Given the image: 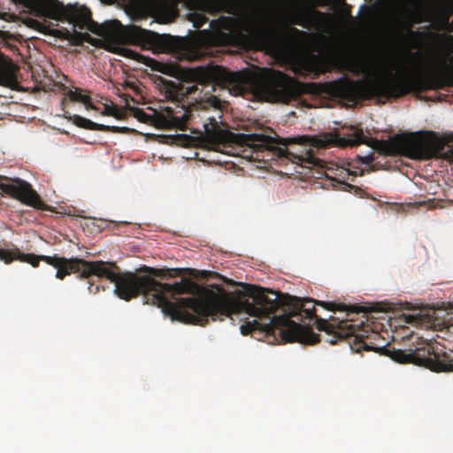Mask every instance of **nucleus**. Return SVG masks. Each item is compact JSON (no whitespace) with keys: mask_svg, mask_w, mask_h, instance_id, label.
Wrapping results in <instances>:
<instances>
[{"mask_svg":"<svg viewBox=\"0 0 453 453\" xmlns=\"http://www.w3.org/2000/svg\"><path fill=\"white\" fill-rule=\"evenodd\" d=\"M242 289L229 292L219 288L217 319L223 320L233 314L245 312L258 319L247 321L240 326L243 335L256 334L265 336L279 334L285 342H301L305 344H316L319 342V335L312 331L311 326L301 325L291 319L293 317H300V320L307 319L310 321L315 319V324L319 331H325L336 335H347L351 327L348 320H336L331 317V321L321 319L316 315L315 305L321 306L330 311H352L358 312L359 307L348 306L345 303L334 302L314 301L311 298H299L284 295L280 292L266 291L250 284L241 283Z\"/></svg>","mask_w":453,"mask_h":453,"instance_id":"obj_1","label":"nucleus"},{"mask_svg":"<svg viewBox=\"0 0 453 453\" xmlns=\"http://www.w3.org/2000/svg\"><path fill=\"white\" fill-rule=\"evenodd\" d=\"M194 85L185 86L173 81L162 80L161 93L172 105L164 108V112L155 115V123L163 127H175L185 130L188 121L194 117V111L187 105V98L203 99L204 88H210L205 94L215 91L218 86L226 88L233 96H241L250 90L273 99L289 103L304 92L306 84L298 81L284 73L267 69L261 76L253 77L250 73L230 72L220 65H207L194 68L190 72Z\"/></svg>","mask_w":453,"mask_h":453,"instance_id":"obj_2","label":"nucleus"},{"mask_svg":"<svg viewBox=\"0 0 453 453\" xmlns=\"http://www.w3.org/2000/svg\"><path fill=\"white\" fill-rule=\"evenodd\" d=\"M114 293L120 299L130 301L142 294L147 303L161 308L172 320L184 324L204 326L209 318L217 320L219 287L206 289L189 278H182L173 284L162 283L150 276L131 272L118 271Z\"/></svg>","mask_w":453,"mask_h":453,"instance_id":"obj_3","label":"nucleus"},{"mask_svg":"<svg viewBox=\"0 0 453 453\" xmlns=\"http://www.w3.org/2000/svg\"><path fill=\"white\" fill-rule=\"evenodd\" d=\"M27 8L30 14L43 19L57 21H67L81 30L87 29L100 36L115 37L121 46L118 53L134 59L148 66L156 61L139 52L124 47V45L140 46L142 49H151L157 51H169L173 48V38L168 35L143 29L138 26H122L118 20L97 24L91 18L90 11L85 6L77 4L65 5L59 0H13Z\"/></svg>","mask_w":453,"mask_h":453,"instance_id":"obj_4","label":"nucleus"},{"mask_svg":"<svg viewBox=\"0 0 453 453\" xmlns=\"http://www.w3.org/2000/svg\"><path fill=\"white\" fill-rule=\"evenodd\" d=\"M441 69L429 71L418 75H395L369 81H349L340 79L329 85L330 92L348 103L357 104L370 99L399 98L408 94H419L428 90H439L453 87V68L446 59H440Z\"/></svg>","mask_w":453,"mask_h":453,"instance_id":"obj_5","label":"nucleus"},{"mask_svg":"<svg viewBox=\"0 0 453 453\" xmlns=\"http://www.w3.org/2000/svg\"><path fill=\"white\" fill-rule=\"evenodd\" d=\"M349 326L351 327L349 334L336 335L335 340H331L330 342L334 344L337 341L346 339L350 349L357 353L372 350L401 364H415L436 372L453 371V357L445 352L444 346L439 343L434 344L431 341L411 334L410 340L412 343L416 342L417 346L413 350L406 352L382 345L385 340L378 332L369 330L368 326L359 328L349 321Z\"/></svg>","mask_w":453,"mask_h":453,"instance_id":"obj_6","label":"nucleus"},{"mask_svg":"<svg viewBox=\"0 0 453 453\" xmlns=\"http://www.w3.org/2000/svg\"><path fill=\"white\" fill-rule=\"evenodd\" d=\"M342 146H357L367 144L377 152L386 156H405L412 159H425L439 153L453 160V136L446 139L429 140L419 133L396 134L388 140L366 139L363 130L357 127H349L348 133L339 138Z\"/></svg>","mask_w":453,"mask_h":453,"instance_id":"obj_7","label":"nucleus"},{"mask_svg":"<svg viewBox=\"0 0 453 453\" xmlns=\"http://www.w3.org/2000/svg\"><path fill=\"white\" fill-rule=\"evenodd\" d=\"M247 146L253 149L256 157L259 153H270L273 157L286 159L296 164L302 168L323 169L325 162L314 155V150L323 147L325 142L318 141L308 136L284 139L280 142L268 135L261 134H250L243 136Z\"/></svg>","mask_w":453,"mask_h":453,"instance_id":"obj_8","label":"nucleus"},{"mask_svg":"<svg viewBox=\"0 0 453 453\" xmlns=\"http://www.w3.org/2000/svg\"><path fill=\"white\" fill-rule=\"evenodd\" d=\"M0 189L23 204L37 210L53 211L51 206L46 204L42 200L40 195L33 188L29 182L19 177L10 178L8 176L0 175Z\"/></svg>","mask_w":453,"mask_h":453,"instance_id":"obj_9","label":"nucleus"},{"mask_svg":"<svg viewBox=\"0 0 453 453\" xmlns=\"http://www.w3.org/2000/svg\"><path fill=\"white\" fill-rule=\"evenodd\" d=\"M336 17L314 8L297 12L292 15L291 23L306 29L325 33L334 26Z\"/></svg>","mask_w":453,"mask_h":453,"instance_id":"obj_10","label":"nucleus"},{"mask_svg":"<svg viewBox=\"0 0 453 453\" xmlns=\"http://www.w3.org/2000/svg\"><path fill=\"white\" fill-rule=\"evenodd\" d=\"M81 274L79 279H90L96 276L99 279H106L111 282L113 281L115 276L119 270V266L113 261H88L81 258Z\"/></svg>","mask_w":453,"mask_h":453,"instance_id":"obj_11","label":"nucleus"},{"mask_svg":"<svg viewBox=\"0 0 453 453\" xmlns=\"http://www.w3.org/2000/svg\"><path fill=\"white\" fill-rule=\"evenodd\" d=\"M37 257H39L38 264L40 261H43L57 269V279L64 280L65 276L71 274L72 273H77L78 276L81 274V258H65L58 257V255H38Z\"/></svg>","mask_w":453,"mask_h":453,"instance_id":"obj_12","label":"nucleus"},{"mask_svg":"<svg viewBox=\"0 0 453 453\" xmlns=\"http://www.w3.org/2000/svg\"><path fill=\"white\" fill-rule=\"evenodd\" d=\"M204 134L206 141L215 149L219 150L221 146L225 147L234 138V134L229 131L222 130L215 119H211L210 124H204Z\"/></svg>","mask_w":453,"mask_h":453,"instance_id":"obj_13","label":"nucleus"},{"mask_svg":"<svg viewBox=\"0 0 453 453\" xmlns=\"http://www.w3.org/2000/svg\"><path fill=\"white\" fill-rule=\"evenodd\" d=\"M38 255L33 253H23L18 247L12 249H0V260L8 265L14 260L28 263L33 267L38 266Z\"/></svg>","mask_w":453,"mask_h":453,"instance_id":"obj_14","label":"nucleus"},{"mask_svg":"<svg viewBox=\"0 0 453 453\" xmlns=\"http://www.w3.org/2000/svg\"><path fill=\"white\" fill-rule=\"evenodd\" d=\"M73 122L79 127L95 131L123 133L125 130L127 129V127H111L103 124H98L79 115H73Z\"/></svg>","mask_w":453,"mask_h":453,"instance_id":"obj_15","label":"nucleus"},{"mask_svg":"<svg viewBox=\"0 0 453 453\" xmlns=\"http://www.w3.org/2000/svg\"><path fill=\"white\" fill-rule=\"evenodd\" d=\"M339 8L334 12L331 13L336 17L334 20V26L327 29L326 33H332L344 25L346 19H351V5L348 4L346 0H338Z\"/></svg>","mask_w":453,"mask_h":453,"instance_id":"obj_16","label":"nucleus"},{"mask_svg":"<svg viewBox=\"0 0 453 453\" xmlns=\"http://www.w3.org/2000/svg\"><path fill=\"white\" fill-rule=\"evenodd\" d=\"M250 32L259 42L267 43L274 35V28L267 24L257 22L250 26Z\"/></svg>","mask_w":453,"mask_h":453,"instance_id":"obj_17","label":"nucleus"},{"mask_svg":"<svg viewBox=\"0 0 453 453\" xmlns=\"http://www.w3.org/2000/svg\"><path fill=\"white\" fill-rule=\"evenodd\" d=\"M83 92L82 89L75 88L74 89H70L67 96L71 101L81 102L87 108H93L89 92L85 91V94Z\"/></svg>","mask_w":453,"mask_h":453,"instance_id":"obj_18","label":"nucleus"},{"mask_svg":"<svg viewBox=\"0 0 453 453\" xmlns=\"http://www.w3.org/2000/svg\"><path fill=\"white\" fill-rule=\"evenodd\" d=\"M141 271L145 272V273H149L150 274H151L153 276H156V277H165V276L176 277V276H180V273H181V269H178V268H175V269H168V268L157 269V268H152V267H149V266H145V265L141 268Z\"/></svg>","mask_w":453,"mask_h":453,"instance_id":"obj_19","label":"nucleus"},{"mask_svg":"<svg viewBox=\"0 0 453 453\" xmlns=\"http://www.w3.org/2000/svg\"><path fill=\"white\" fill-rule=\"evenodd\" d=\"M64 38L70 41L73 45H81L83 42H92L94 40L88 33L65 31Z\"/></svg>","mask_w":453,"mask_h":453,"instance_id":"obj_20","label":"nucleus"},{"mask_svg":"<svg viewBox=\"0 0 453 453\" xmlns=\"http://www.w3.org/2000/svg\"><path fill=\"white\" fill-rule=\"evenodd\" d=\"M356 160L358 163H361V164H364V165H370L374 161L373 153L371 152V153L366 154V155H357Z\"/></svg>","mask_w":453,"mask_h":453,"instance_id":"obj_21","label":"nucleus"},{"mask_svg":"<svg viewBox=\"0 0 453 453\" xmlns=\"http://www.w3.org/2000/svg\"><path fill=\"white\" fill-rule=\"evenodd\" d=\"M135 117L142 122L147 123L150 120L151 117L144 112L142 110H138L135 113Z\"/></svg>","mask_w":453,"mask_h":453,"instance_id":"obj_22","label":"nucleus"},{"mask_svg":"<svg viewBox=\"0 0 453 453\" xmlns=\"http://www.w3.org/2000/svg\"><path fill=\"white\" fill-rule=\"evenodd\" d=\"M332 180L335 181L337 183V185H339V188H342L343 190L350 191V189L356 188V187H354L345 181L337 180L335 179H333Z\"/></svg>","mask_w":453,"mask_h":453,"instance_id":"obj_23","label":"nucleus"},{"mask_svg":"<svg viewBox=\"0 0 453 453\" xmlns=\"http://www.w3.org/2000/svg\"><path fill=\"white\" fill-rule=\"evenodd\" d=\"M207 18L203 15H198V19L196 20H195V27L199 28L201 27L206 21H207Z\"/></svg>","mask_w":453,"mask_h":453,"instance_id":"obj_24","label":"nucleus"},{"mask_svg":"<svg viewBox=\"0 0 453 453\" xmlns=\"http://www.w3.org/2000/svg\"><path fill=\"white\" fill-rule=\"evenodd\" d=\"M104 114L115 116L116 115V108L114 106H105Z\"/></svg>","mask_w":453,"mask_h":453,"instance_id":"obj_25","label":"nucleus"},{"mask_svg":"<svg viewBox=\"0 0 453 453\" xmlns=\"http://www.w3.org/2000/svg\"><path fill=\"white\" fill-rule=\"evenodd\" d=\"M99 288H100L99 286L95 285L94 283H90L88 288V292L91 294H96L99 291Z\"/></svg>","mask_w":453,"mask_h":453,"instance_id":"obj_26","label":"nucleus"},{"mask_svg":"<svg viewBox=\"0 0 453 453\" xmlns=\"http://www.w3.org/2000/svg\"><path fill=\"white\" fill-rule=\"evenodd\" d=\"M288 32L290 35H301L303 34V31L297 29L296 27H289Z\"/></svg>","mask_w":453,"mask_h":453,"instance_id":"obj_27","label":"nucleus"},{"mask_svg":"<svg viewBox=\"0 0 453 453\" xmlns=\"http://www.w3.org/2000/svg\"><path fill=\"white\" fill-rule=\"evenodd\" d=\"M231 19H232L228 18V17H221L219 20L223 23L222 27L226 28L227 26H226V24L229 23L231 21Z\"/></svg>","mask_w":453,"mask_h":453,"instance_id":"obj_28","label":"nucleus"},{"mask_svg":"<svg viewBox=\"0 0 453 453\" xmlns=\"http://www.w3.org/2000/svg\"><path fill=\"white\" fill-rule=\"evenodd\" d=\"M211 98L213 100V101H219L215 96H211Z\"/></svg>","mask_w":453,"mask_h":453,"instance_id":"obj_29","label":"nucleus"}]
</instances>
